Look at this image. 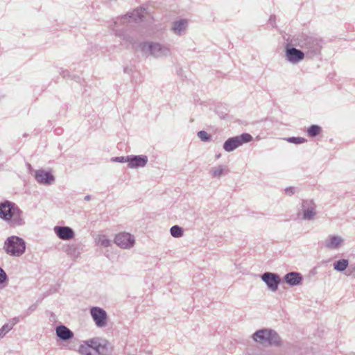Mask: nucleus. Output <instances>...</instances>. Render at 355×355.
Segmentation results:
<instances>
[{
    "label": "nucleus",
    "mask_w": 355,
    "mask_h": 355,
    "mask_svg": "<svg viewBox=\"0 0 355 355\" xmlns=\"http://www.w3.org/2000/svg\"><path fill=\"white\" fill-rule=\"evenodd\" d=\"M113 351L112 345L101 337H94L83 341L78 349L80 355H111Z\"/></svg>",
    "instance_id": "obj_1"
},
{
    "label": "nucleus",
    "mask_w": 355,
    "mask_h": 355,
    "mask_svg": "<svg viewBox=\"0 0 355 355\" xmlns=\"http://www.w3.org/2000/svg\"><path fill=\"white\" fill-rule=\"evenodd\" d=\"M0 218L6 221L11 228L23 226L25 224L23 211L15 202L9 200L0 203Z\"/></svg>",
    "instance_id": "obj_2"
},
{
    "label": "nucleus",
    "mask_w": 355,
    "mask_h": 355,
    "mask_svg": "<svg viewBox=\"0 0 355 355\" xmlns=\"http://www.w3.org/2000/svg\"><path fill=\"white\" fill-rule=\"evenodd\" d=\"M253 339L263 345H273L279 347L282 345L279 334L272 329H260L257 331L252 336Z\"/></svg>",
    "instance_id": "obj_3"
},
{
    "label": "nucleus",
    "mask_w": 355,
    "mask_h": 355,
    "mask_svg": "<svg viewBox=\"0 0 355 355\" xmlns=\"http://www.w3.org/2000/svg\"><path fill=\"white\" fill-rule=\"evenodd\" d=\"M4 251L12 257H20L26 250V243L17 236H11L6 239L3 244Z\"/></svg>",
    "instance_id": "obj_4"
},
{
    "label": "nucleus",
    "mask_w": 355,
    "mask_h": 355,
    "mask_svg": "<svg viewBox=\"0 0 355 355\" xmlns=\"http://www.w3.org/2000/svg\"><path fill=\"white\" fill-rule=\"evenodd\" d=\"M141 50L155 58H162L170 54V48L159 42H146L141 44Z\"/></svg>",
    "instance_id": "obj_5"
},
{
    "label": "nucleus",
    "mask_w": 355,
    "mask_h": 355,
    "mask_svg": "<svg viewBox=\"0 0 355 355\" xmlns=\"http://www.w3.org/2000/svg\"><path fill=\"white\" fill-rule=\"evenodd\" d=\"M252 140V137L249 133H243L239 136L229 138L223 144V148L227 152H231L245 143Z\"/></svg>",
    "instance_id": "obj_6"
},
{
    "label": "nucleus",
    "mask_w": 355,
    "mask_h": 355,
    "mask_svg": "<svg viewBox=\"0 0 355 355\" xmlns=\"http://www.w3.org/2000/svg\"><path fill=\"white\" fill-rule=\"evenodd\" d=\"M304 49L307 50L306 55L309 58L318 55L320 53L322 48L321 41L313 37H307L303 44Z\"/></svg>",
    "instance_id": "obj_7"
},
{
    "label": "nucleus",
    "mask_w": 355,
    "mask_h": 355,
    "mask_svg": "<svg viewBox=\"0 0 355 355\" xmlns=\"http://www.w3.org/2000/svg\"><path fill=\"white\" fill-rule=\"evenodd\" d=\"M114 243L123 249H130L135 243L133 235L128 232H123L116 234L114 239Z\"/></svg>",
    "instance_id": "obj_8"
},
{
    "label": "nucleus",
    "mask_w": 355,
    "mask_h": 355,
    "mask_svg": "<svg viewBox=\"0 0 355 355\" xmlns=\"http://www.w3.org/2000/svg\"><path fill=\"white\" fill-rule=\"evenodd\" d=\"M91 315L98 327H105L107 322L106 311L102 308L94 306L90 309Z\"/></svg>",
    "instance_id": "obj_9"
},
{
    "label": "nucleus",
    "mask_w": 355,
    "mask_h": 355,
    "mask_svg": "<svg viewBox=\"0 0 355 355\" xmlns=\"http://www.w3.org/2000/svg\"><path fill=\"white\" fill-rule=\"evenodd\" d=\"M302 211L303 219L313 220L316 215V205L313 200H302Z\"/></svg>",
    "instance_id": "obj_10"
},
{
    "label": "nucleus",
    "mask_w": 355,
    "mask_h": 355,
    "mask_svg": "<svg viewBox=\"0 0 355 355\" xmlns=\"http://www.w3.org/2000/svg\"><path fill=\"white\" fill-rule=\"evenodd\" d=\"M146 10L142 8L135 9L132 12L127 13L125 16L122 17L119 21L121 24H125L131 21H143L144 17V12Z\"/></svg>",
    "instance_id": "obj_11"
},
{
    "label": "nucleus",
    "mask_w": 355,
    "mask_h": 355,
    "mask_svg": "<svg viewBox=\"0 0 355 355\" xmlns=\"http://www.w3.org/2000/svg\"><path fill=\"white\" fill-rule=\"evenodd\" d=\"M262 280L266 284L272 291H276L280 283V277L278 275L272 272H265L261 276Z\"/></svg>",
    "instance_id": "obj_12"
},
{
    "label": "nucleus",
    "mask_w": 355,
    "mask_h": 355,
    "mask_svg": "<svg viewBox=\"0 0 355 355\" xmlns=\"http://www.w3.org/2000/svg\"><path fill=\"white\" fill-rule=\"evenodd\" d=\"M35 178L36 181L42 184H51L55 181L54 176L50 172L44 170H37L35 171Z\"/></svg>",
    "instance_id": "obj_13"
},
{
    "label": "nucleus",
    "mask_w": 355,
    "mask_h": 355,
    "mask_svg": "<svg viewBox=\"0 0 355 355\" xmlns=\"http://www.w3.org/2000/svg\"><path fill=\"white\" fill-rule=\"evenodd\" d=\"M54 232L56 235L62 240H69L74 237V232L69 227L55 226Z\"/></svg>",
    "instance_id": "obj_14"
},
{
    "label": "nucleus",
    "mask_w": 355,
    "mask_h": 355,
    "mask_svg": "<svg viewBox=\"0 0 355 355\" xmlns=\"http://www.w3.org/2000/svg\"><path fill=\"white\" fill-rule=\"evenodd\" d=\"M148 162V157L146 155H130L128 167L139 168L144 167Z\"/></svg>",
    "instance_id": "obj_15"
},
{
    "label": "nucleus",
    "mask_w": 355,
    "mask_h": 355,
    "mask_svg": "<svg viewBox=\"0 0 355 355\" xmlns=\"http://www.w3.org/2000/svg\"><path fill=\"white\" fill-rule=\"evenodd\" d=\"M304 57V53L296 48H290L286 50V58L292 63H295L302 60Z\"/></svg>",
    "instance_id": "obj_16"
},
{
    "label": "nucleus",
    "mask_w": 355,
    "mask_h": 355,
    "mask_svg": "<svg viewBox=\"0 0 355 355\" xmlns=\"http://www.w3.org/2000/svg\"><path fill=\"white\" fill-rule=\"evenodd\" d=\"M57 336L62 340L67 341L73 337V333L67 327L60 325L55 329Z\"/></svg>",
    "instance_id": "obj_17"
},
{
    "label": "nucleus",
    "mask_w": 355,
    "mask_h": 355,
    "mask_svg": "<svg viewBox=\"0 0 355 355\" xmlns=\"http://www.w3.org/2000/svg\"><path fill=\"white\" fill-rule=\"evenodd\" d=\"M284 279L291 286H297L302 284V276L299 272H291L285 275Z\"/></svg>",
    "instance_id": "obj_18"
},
{
    "label": "nucleus",
    "mask_w": 355,
    "mask_h": 355,
    "mask_svg": "<svg viewBox=\"0 0 355 355\" xmlns=\"http://www.w3.org/2000/svg\"><path fill=\"white\" fill-rule=\"evenodd\" d=\"M344 243V240L339 236L330 235L325 242V247L329 249H338Z\"/></svg>",
    "instance_id": "obj_19"
},
{
    "label": "nucleus",
    "mask_w": 355,
    "mask_h": 355,
    "mask_svg": "<svg viewBox=\"0 0 355 355\" xmlns=\"http://www.w3.org/2000/svg\"><path fill=\"white\" fill-rule=\"evenodd\" d=\"M187 26V21L186 19H180L173 23L172 31L175 35H180L184 33Z\"/></svg>",
    "instance_id": "obj_20"
},
{
    "label": "nucleus",
    "mask_w": 355,
    "mask_h": 355,
    "mask_svg": "<svg viewBox=\"0 0 355 355\" xmlns=\"http://www.w3.org/2000/svg\"><path fill=\"white\" fill-rule=\"evenodd\" d=\"M65 252L72 258H76L80 254L79 247L77 244H70L66 247Z\"/></svg>",
    "instance_id": "obj_21"
},
{
    "label": "nucleus",
    "mask_w": 355,
    "mask_h": 355,
    "mask_svg": "<svg viewBox=\"0 0 355 355\" xmlns=\"http://www.w3.org/2000/svg\"><path fill=\"white\" fill-rule=\"evenodd\" d=\"M229 170L224 166L220 165L216 167L212 168L210 173L212 177L219 178L225 173H227Z\"/></svg>",
    "instance_id": "obj_22"
},
{
    "label": "nucleus",
    "mask_w": 355,
    "mask_h": 355,
    "mask_svg": "<svg viewBox=\"0 0 355 355\" xmlns=\"http://www.w3.org/2000/svg\"><path fill=\"white\" fill-rule=\"evenodd\" d=\"M349 265V261L347 259H340L334 263V270L343 272L345 270Z\"/></svg>",
    "instance_id": "obj_23"
},
{
    "label": "nucleus",
    "mask_w": 355,
    "mask_h": 355,
    "mask_svg": "<svg viewBox=\"0 0 355 355\" xmlns=\"http://www.w3.org/2000/svg\"><path fill=\"white\" fill-rule=\"evenodd\" d=\"M322 132V128L318 125H312L307 130V133L310 137H315Z\"/></svg>",
    "instance_id": "obj_24"
},
{
    "label": "nucleus",
    "mask_w": 355,
    "mask_h": 355,
    "mask_svg": "<svg viewBox=\"0 0 355 355\" xmlns=\"http://www.w3.org/2000/svg\"><path fill=\"white\" fill-rule=\"evenodd\" d=\"M171 234L175 238H180L183 236V230L178 225H173L170 230Z\"/></svg>",
    "instance_id": "obj_25"
},
{
    "label": "nucleus",
    "mask_w": 355,
    "mask_h": 355,
    "mask_svg": "<svg viewBox=\"0 0 355 355\" xmlns=\"http://www.w3.org/2000/svg\"><path fill=\"white\" fill-rule=\"evenodd\" d=\"M96 242L98 245L104 248H107L111 245V241L107 239L105 235H100Z\"/></svg>",
    "instance_id": "obj_26"
},
{
    "label": "nucleus",
    "mask_w": 355,
    "mask_h": 355,
    "mask_svg": "<svg viewBox=\"0 0 355 355\" xmlns=\"http://www.w3.org/2000/svg\"><path fill=\"white\" fill-rule=\"evenodd\" d=\"M197 135L198 137L201 139V141L205 142L209 141L211 138V135L205 130H200L198 132Z\"/></svg>",
    "instance_id": "obj_27"
},
{
    "label": "nucleus",
    "mask_w": 355,
    "mask_h": 355,
    "mask_svg": "<svg viewBox=\"0 0 355 355\" xmlns=\"http://www.w3.org/2000/svg\"><path fill=\"white\" fill-rule=\"evenodd\" d=\"M12 329V324H9L8 322V323L3 324V327L0 329V338H3Z\"/></svg>",
    "instance_id": "obj_28"
},
{
    "label": "nucleus",
    "mask_w": 355,
    "mask_h": 355,
    "mask_svg": "<svg viewBox=\"0 0 355 355\" xmlns=\"http://www.w3.org/2000/svg\"><path fill=\"white\" fill-rule=\"evenodd\" d=\"M286 140L289 143H293V144H302V143H304L305 141H306V139H304L303 137H288V138L286 139Z\"/></svg>",
    "instance_id": "obj_29"
},
{
    "label": "nucleus",
    "mask_w": 355,
    "mask_h": 355,
    "mask_svg": "<svg viewBox=\"0 0 355 355\" xmlns=\"http://www.w3.org/2000/svg\"><path fill=\"white\" fill-rule=\"evenodd\" d=\"M129 155L128 156H121V157H115L112 158V160L113 162H120V163H125L129 162Z\"/></svg>",
    "instance_id": "obj_30"
},
{
    "label": "nucleus",
    "mask_w": 355,
    "mask_h": 355,
    "mask_svg": "<svg viewBox=\"0 0 355 355\" xmlns=\"http://www.w3.org/2000/svg\"><path fill=\"white\" fill-rule=\"evenodd\" d=\"M355 272V263L352 264L346 270L345 275L347 276L354 275Z\"/></svg>",
    "instance_id": "obj_31"
},
{
    "label": "nucleus",
    "mask_w": 355,
    "mask_h": 355,
    "mask_svg": "<svg viewBox=\"0 0 355 355\" xmlns=\"http://www.w3.org/2000/svg\"><path fill=\"white\" fill-rule=\"evenodd\" d=\"M7 279V275L5 271L0 268V284L3 283Z\"/></svg>",
    "instance_id": "obj_32"
},
{
    "label": "nucleus",
    "mask_w": 355,
    "mask_h": 355,
    "mask_svg": "<svg viewBox=\"0 0 355 355\" xmlns=\"http://www.w3.org/2000/svg\"><path fill=\"white\" fill-rule=\"evenodd\" d=\"M295 192V188L293 187H289L285 189V193L288 196H292Z\"/></svg>",
    "instance_id": "obj_33"
},
{
    "label": "nucleus",
    "mask_w": 355,
    "mask_h": 355,
    "mask_svg": "<svg viewBox=\"0 0 355 355\" xmlns=\"http://www.w3.org/2000/svg\"><path fill=\"white\" fill-rule=\"evenodd\" d=\"M19 322L18 318H14L11 320L9 321V324H12V327Z\"/></svg>",
    "instance_id": "obj_34"
},
{
    "label": "nucleus",
    "mask_w": 355,
    "mask_h": 355,
    "mask_svg": "<svg viewBox=\"0 0 355 355\" xmlns=\"http://www.w3.org/2000/svg\"><path fill=\"white\" fill-rule=\"evenodd\" d=\"M110 28H111V29H112L113 31H114L115 35H116V36H119V37H123V35L121 34V33H120L119 31L115 30L114 27L111 26Z\"/></svg>",
    "instance_id": "obj_35"
},
{
    "label": "nucleus",
    "mask_w": 355,
    "mask_h": 355,
    "mask_svg": "<svg viewBox=\"0 0 355 355\" xmlns=\"http://www.w3.org/2000/svg\"><path fill=\"white\" fill-rule=\"evenodd\" d=\"M275 19V16H270V21L272 22Z\"/></svg>",
    "instance_id": "obj_36"
},
{
    "label": "nucleus",
    "mask_w": 355,
    "mask_h": 355,
    "mask_svg": "<svg viewBox=\"0 0 355 355\" xmlns=\"http://www.w3.org/2000/svg\"><path fill=\"white\" fill-rule=\"evenodd\" d=\"M85 200H90V196H86L85 197Z\"/></svg>",
    "instance_id": "obj_37"
},
{
    "label": "nucleus",
    "mask_w": 355,
    "mask_h": 355,
    "mask_svg": "<svg viewBox=\"0 0 355 355\" xmlns=\"http://www.w3.org/2000/svg\"><path fill=\"white\" fill-rule=\"evenodd\" d=\"M118 23H119V22H118V21H114V26H116Z\"/></svg>",
    "instance_id": "obj_38"
},
{
    "label": "nucleus",
    "mask_w": 355,
    "mask_h": 355,
    "mask_svg": "<svg viewBox=\"0 0 355 355\" xmlns=\"http://www.w3.org/2000/svg\"><path fill=\"white\" fill-rule=\"evenodd\" d=\"M127 69H128V68H124V71L126 72Z\"/></svg>",
    "instance_id": "obj_39"
},
{
    "label": "nucleus",
    "mask_w": 355,
    "mask_h": 355,
    "mask_svg": "<svg viewBox=\"0 0 355 355\" xmlns=\"http://www.w3.org/2000/svg\"><path fill=\"white\" fill-rule=\"evenodd\" d=\"M220 154L216 156V157H217V158H218V157H220Z\"/></svg>",
    "instance_id": "obj_40"
}]
</instances>
